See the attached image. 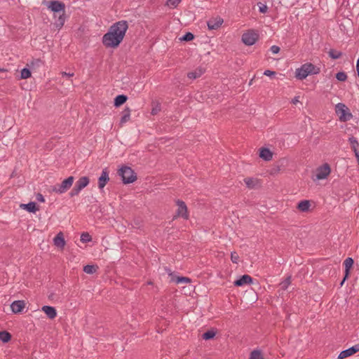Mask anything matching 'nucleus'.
Returning a JSON list of instances; mask_svg holds the SVG:
<instances>
[{
    "label": "nucleus",
    "instance_id": "e433bc0d",
    "mask_svg": "<svg viewBox=\"0 0 359 359\" xmlns=\"http://www.w3.org/2000/svg\"><path fill=\"white\" fill-rule=\"evenodd\" d=\"M215 334L213 331H208L203 334V338L206 340L210 339L215 337Z\"/></svg>",
    "mask_w": 359,
    "mask_h": 359
},
{
    "label": "nucleus",
    "instance_id": "1a4fd4ad",
    "mask_svg": "<svg viewBox=\"0 0 359 359\" xmlns=\"http://www.w3.org/2000/svg\"><path fill=\"white\" fill-rule=\"evenodd\" d=\"M90 182V179L88 177L83 176L80 177L75 183L74 187L69 192V196L71 197H74L75 196H78L81 191L86 187Z\"/></svg>",
    "mask_w": 359,
    "mask_h": 359
},
{
    "label": "nucleus",
    "instance_id": "a19ab883",
    "mask_svg": "<svg viewBox=\"0 0 359 359\" xmlns=\"http://www.w3.org/2000/svg\"><path fill=\"white\" fill-rule=\"evenodd\" d=\"M271 51L273 54H277L280 51V48L278 46H272L271 47Z\"/></svg>",
    "mask_w": 359,
    "mask_h": 359
},
{
    "label": "nucleus",
    "instance_id": "c03bdc74",
    "mask_svg": "<svg viewBox=\"0 0 359 359\" xmlns=\"http://www.w3.org/2000/svg\"><path fill=\"white\" fill-rule=\"evenodd\" d=\"M292 102L293 104L296 105L298 102H299V100H298V97H294L292 100Z\"/></svg>",
    "mask_w": 359,
    "mask_h": 359
},
{
    "label": "nucleus",
    "instance_id": "ea45409f",
    "mask_svg": "<svg viewBox=\"0 0 359 359\" xmlns=\"http://www.w3.org/2000/svg\"><path fill=\"white\" fill-rule=\"evenodd\" d=\"M290 283V278H287L284 282H283L281 283V287L283 289H286L287 287V286L289 285V284Z\"/></svg>",
    "mask_w": 359,
    "mask_h": 359
},
{
    "label": "nucleus",
    "instance_id": "4be33fe9",
    "mask_svg": "<svg viewBox=\"0 0 359 359\" xmlns=\"http://www.w3.org/2000/svg\"><path fill=\"white\" fill-rule=\"evenodd\" d=\"M244 182L248 188L254 189L259 185V180L252 177H246L244 179Z\"/></svg>",
    "mask_w": 359,
    "mask_h": 359
},
{
    "label": "nucleus",
    "instance_id": "f257e3e1",
    "mask_svg": "<svg viewBox=\"0 0 359 359\" xmlns=\"http://www.w3.org/2000/svg\"><path fill=\"white\" fill-rule=\"evenodd\" d=\"M128 29L126 20H120L112 24L102 37V44L107 50L117 49L123 41Z\"/></svg>",
    "mask_w": 359,
    "mask_h": 359
},
{
    "label": "nucleus",
    "instance_id": "f3484780",
    "mask_svg": "<svg viewBox=\"0 0 359 359\" xmlns=\"http://www.w3.org/2000/svg\"><path fill=\"white\" fill-rule=\"evenodd\" d=\"M41 310L50 319H54L57 316L56 309L53 306H42Z\"/></svg>",
    "mask_w": 359,
    "mask_h": 359
},
{
    "label": "nucleus",
    "instance_id": "49530a36",
    "mask_svg": "<svg viewBox=\"0 0 359 359\" xmlns=\"http://www.w3.org/2000/svg\"><path fill=\"white\" fill-rule=\"evenodd\" d=\"M8 70L4 68H0V72H7Z\"/></svg>",
    "mask_w": 359,
    "mask_h": 359
},
{
    "label": "nucleus",
    "instance_id": "c9c22d12",
    "mask_svg": "<svg viewBox=\"0 0 359 359\" xmlns=\"http://www.w3.org/2000/svg\"><path fill=\"white\" fill-rule=\"evenodd\" d=\"M200 75V73L197 72L196 71H191L187 74V77L189 79L194 80L198 79Z\"/></svg>",
    "mask_w": 359,
    "mask_h": 359
},
{
    "label": "nucleus",
    "instance_id": "58836bf2",
    "mask_svg": "<svg viewBox=\"0 0 359 359\" xmlns=\"http://www.w3.org/2000/svg\"><path fill=\"white\" fill-rule=\"evenodd\" d=\"M161 111V108L158 105H156L155 107H154L151 111V114L153 115V116H155L156 114H158V113Z\"/></svg>",
    "mask_w": 359,
    "mask_h": 359
},
{
    "label": "nucleus",
    "instance_id": "a18cd8bd",
    "mask_svg": "<svg viewBox=\"0 0 359 359\" xmlns=\"http://www.w3.org/2000/svg\"><path fill=\"white\" fill-rule=\"evenodd\" d=\"M355 157L357 158V161H358V163L359 164V153L358 152H355Z\"/></svg>",
    "mask_w": 359,
    "mask_h": 359
},
{
    "label": "nucleus",
    "instance_id": "bb28decb",
    "mask_svg": "<svg viewBox=\"0 0 359 359\" xmlns=\"http://www.w3.org/2000/svg\"><path fill=\"white\" fill-rule=\"evenodd\" d=\"M98 266L97 265H86L83 267V271L87 274H93L97 271Z\"/></svg>",
    "mask_w": 359,
    "mask_h": 359
},
{
    "label": "nucleus",
    "instance_id": "c756f323",
    "mask_svg": "<svg viewBox=\"0 0 359 359\" xmlns=\"http://www.w3.org/2000/svg\"><path fill=\"white\" fill-rule=\"evenodd\" d=\"M348 140H349L351 147L352 149L353 150L354 153L358 152L357 149L359 146V143H358V141L357 140V139L355 137H354L353 136H352L351 137L349 138Z\"/></svg>",
    "mask_w": 359,
    "mask_h": 359
},
{
    "label": "nucleus",
    "instance_id": "a211bd4d",
    "mask_svg": "<svg viewBox=\"0 0 359 359\" xmlns=\"http://www.w3.org/2000/svg\"><path fill=\"white\" fill-rule=\"evenodd\" d=\"M20 208L25 210L29 212L35 213L36 211L39 210V208L36 206V203L34 202H30L27 204H20Z\"/></svg>",
    "mask_w": 359,
    "mask_h": 359
},
{
    "label": "nucleus",
    "instance_id": "393cba45",
    "mask_svg": "<svg viewBox=\"0 0 359 359\" xmlns=\"http://www.w3.org/2000/svg\"><path fill=\"white\" fill-rule=\"evenodd\" d=\"M128 100L127 96L124 95H120L115 97L114 99V106L118 107L123 104Z\"/></svg>",
    "mask_w": 359,
    "mask_h": 359
},
{
    "label": "nucleus",
    "instance_id": "b1692460",
    "mask_svg": "<svg viewBox=\"0 0 359 359\" xmlns=\"http://www.w3.org/2000/svg\"><path fill=\"white\" fill-rule=\"evenodd\" d=\"M311 206L309 201L304 200L298 203L297 208L302 212H306L309 210Z\"/></svg>",
    "mask_w": 359,
    "mask_h": 359
},
{
    "label": "nucleus",
    "instance_id": "a878e982",
    "mask_svg": "<svg viewBox=\"0 0 359 359\" xmlns=\"http://www.w3.org/2000/svg\"><path fill=\"white\" fill-rule=\"evenodd\" d=\"M329 56L333 60H337L342 57L343 53L340 50H337L335 49H331L328 52Z\"/></svg>",
    "mask_w": 359,
    "mask_h": 359
},
{
    "label": "nucleus",
    "instance_id": "dca6fc26",
    "mask_svg": "<svg viewBox=\"0 0 359 359\" xmlns=\"http://www.w3.org/2000/svg\"><path fill=\"white\" fill-rule=\"evenodd\" d=\"M53 243L56 247L60 249H63L65 248L66 242L62 232H60L56 235L53 239Z\"/></svg>",
    "mask_w": 359,
    "mask_h": 359
},
{
    "label": "nucleus",
    "instance_id": "72a5a7b5",
    "mask_svg": "<svg viewBox=\"0 0 359 359\" xmlns=\"http://www.w3.org/2000/svg\"><path fill=\"white\" fill-rule=\"evenodd\" d=\"M91 236L88 232H83L81 235V241L83 243H88L91 241Z\"/></svg>",
    "mask_w": 359,
    "mask_h": 359
},
{
    "label": "nucleus",
    "instance_id": "37998d69",
    "mask_svg": "<svg viewBox=\"0 0 359 359\" xmlns=\"http://www.w3.org/2000/svg\"><path fill=\"white\" fill-rule=\"evenodd\" d=\"M37 199L39 201H41V202H44L45 201L44 198H43V196L41 194H38Z\"/></svg>",
    "mask_w": 359,
    "mask_h": 359
},
{
    "label": "nucleus",
    "instance_id": "f03ea898",
    "mask_svg": "<svg viewBox=\"0 0 359 359\" xmlns=\"http://www.w3.org/2000/svg\"><path fill=\"white\" fill-rule=\"evenodd\" d=\"M48 11L51 13L54 17L53 27L57 29H61L66 22V5L65 2L60 0H48L46 3Z\"/></svg>",
    "mask_w": 359,
    "mask_h": 359
},
{
    "label": "nucleus",
    "instance_id": "aec40b11",
    "mask_svg": "<svg viewBox=\"0 0 359 359\" xmlns=\"http://www.w3.org/2000/svg\"><path fill=\"white\" fill-rule=\"evenodd\" d=\"M259 157L264 161H271L273 157V153L266 148H261L259 149Z\"/></svg>",
    "mask_w": 359,
    "mask_h": 359
},
{
    "label": "nucleus",
    "instance_id": "09e8293b",
    "mask_svg": "<svg viewBox=\"0 0 359 359\" xmlns=\"http://www.w3.org/2000/svg\"><path fill=\"white\" fill-rule=\"evenodd\" d=\"M346 280V278H345V277L344 278V279L342 280L341 283V286H342L345 282V280Z\"/></svg>",
    "mask_w": 359,
    "mask_h": 359
},
{
    "label": "nucleus",
    "instance_id": "7c9ffc66",
    "mask_svg": "<svg viewBox=\"0 0 359 359\" xmlns=\"http://www.w3.org/2000/svg\"><path fill=\"white\" fill-rule=\"evenodd\" d=\"M249 359H264L261 351L254 350L250 353Z\"/></svg>",
    "mask_w": 359,
    "mask_h": 359
},
{
    "label": "nucleus",
    "instance_id": "4468645a",
    "mask_svg": "<svg viewBox=\"0 0 359 359\" xmlns=\"http://www.w3.org/2000/svg\"><path fill=\"white\" fill-rule=\"evenodd\" d=\"M177 206H178L177 212V216L181 217L184 219H187L188 218V212H187V208L185 203L182 201H178Z\"/></svg>",
    "mask_w": 359,
    "mask_h": 359
},
{
    "label": "nucleus",
    "instance_id": "ddd939ff",
    "mask_svg": "<svg viewBox=\"0 0 359 359\" xmlns=\"http://www.w3.org/2000/svg\"><path fill=\"white\" fill-rule=\"evenodd\" d=\"M109 180V172L107 169L105 168L102 170V174L98 179V187L101 189H103Z\"/></svg>",
    "mask_w": 359,
    "mask_h": 359
},
{
    "label": "nucleus",
    "instance_id": "473e14b6",
    "mask_svg": "<svg viewBox=\"0 0 359 359\" xmlns=\"http://www.w3.org/2000/svg\"><path fill=\"white\" fill-rule=\"evenodd\" d=\"M194 35L191 32H187L182 38L180 39L181 41L189 42L193 41Z\"/></svg>",
    "mask_w": 359,
    "mask_h": 359
},
{
    "label": "nucleus",
    "instance_id": "f704fd0d",
    "mask_svg": "<svg viewBox=\"0 0 359 359\" xmlns=\"http://www.w3.org/2000/svg\"><path fill=\"white\" fill-rule=\"evenodd\" d=\"M257 6L261 13H266L268 11V6L263 3H258Z\"/></svg>",
    "mask_w": 359,
    "mask_h": 359
},
{
    "label": "nucleus",
    "instance_id": "9d476101",
    "mask_svg": "<svg viewBox=\"0 0 359 359\" xmlns=\"http://www.w3.org/2000/svg\"><path fill=\"white\" fill-rule=\"evenodd\" d=\"M224 23L223 18L217 16L212 18L207 22L208 29L210 31L218 30Z\"/></svg>",
    "mask_w": 359,
    "mask_h": 359
},
{
    "label": "nucleus",
    "instance_id": "9b49d317",
    "mask_svg": "<svg viewBox=\"0 0 359 359\" xmlns=\"http://www.w3.org/2000/svg\"><path fill=\"white\" fill-rule=\"evenodd\" d=\"M168 274L170 278V282H174L177 284L189 283L191 282V280L189 278L177 276L170 270L168 271Z\"/></svg>",
    "mask_w": 359,
    "mask_h": 359
},
{
    "label": "nucleus",
    "instance_id": "f8f14e48",
    "mask_svg": "<svg viewBox=\"0 0 359 359\" xmlns=\"http://www.w3.org/2000/svg\"><path fill=\"white\" fill-rule=\"evenodd\" d=\"M358 351H359V344L355 345V346H352L351 348H349L346 350L341 351L339 353L338 358L339 359L346 358L347 357L353 355Z\"/></svg>",
    "mask_w": 359,
    "mask_h": 359
},
{
    "label": "nucleus",
    "instance_id": "6e6552de",
    "mask_svg": "<svg viewBox=\"0 0 359 359\" xmlns=\"http://www.w3.org/2000/svg\"><path fill=\"white\" fill-rule=\"evenodd\" d=\"M119 175L121 176L124 184L133 183L137 180V176L134 171L128 166L122 167L119 170Z\"/></svg>",
    "mask_w": 359,
    "mask_h": 359
},
{
    "label": "nucleus",
    "instance_id": "20e7f679",
    "mask_svg": "<svg viewBox=\"0 0 359 359\" xmlns=\"http://www.w3.org/2000/svg\"><path fill=\"white\" fill-rule=\"evenodd\" d=\"M334 114L337 119L341 123L351 121L354 118L351 109L343 102H338L334 105Z\"/></svg>",
    "mask_w": 359,
    "mask_h": 359
},
{
    "label": "nucleus",
    "instance_id": "c85d7f7f",
    "mask_svg": "<svg viewBox=\"0 0 359 359\" xmlns=\"http://www.w3.org/2000/svg\"><path fill=\"white\" fill-rule=\"evenodd\" d=\"M32 76V72L27 69L24 68L20 71V79L22 80L27 79Z\"/></svg>",
    "mask_w": 359,
    "mask_h": 359
},
{
    "label": "nucleus",
    "instance_id": "7ed1b4c3",
    "mask_svg": "<svg viewBox=\"0 0 359 359\" xmlns=\"http://www.w3.org/2000/svg\"><path fill=\"white\" fill-rule=\"evenodd\" d=\"M320 71V68L311 62H306L294 69V77L298 81H303L310 74H319Z\"/></svg>",
    "mask_w": 359,
    "mask_h": 359
},
{
    "label": "nucleus",
    "instance_id": "2eb2a0df",
    "mask_svg": "<svg viewBox=\"0 0 359 359\" xmlns=\"http://www.w3.org/2000/svg\"><path fill=\"white\" fill-rule=\"evenodd\" d=\"M25 302L20 300L13 302L11 305V310L15 313H21L22 310L25 309Z\"/></svg>",
    "mask_w": 359,
    "mask_h": 359
},
{
    "label": "nucleus",
    "instance_id": "6ab92c4d",
    "mask_svg": "<svg viewBox=\"0 0 359 359\" xmlns=\"http://www.w3.org/2000/svg\"><path fill=\"white\" fill-rule=\"evenodd\" d=\"M252 278L249 275H243L241 278L234 282L236 286L240 287L252 283Z\"/></svg>",
    "mask_w": 359,
    "mask_h": 359
},
{
    "label": "nucleus",
    "instance_id": "de8ad7c7",
    "mask_svg": "<svg viewBox=\"0 0 359 359\" xmlns=\"http://www.w3.org/2000/svg\"><path fill=\"white\" fill-rule=\"evenodd\" d=\"M8 70L4 68H0V72H7Z\"/></svg>",
    "mask_w": 359,
    "mask_h": 359
},
{
    "label": "nucleus",
    "instance_id": "cd10ccee",
    "mask_svg": "<svg viewBox=\"0 0 359 359\" xmlns=\"http://www.w3.org/2000/svg\"><path fill=\"white\" fill-rule=\"evenodd\" d=\"M335 77H336L337 80L338 81H339V82H345L348 79L347 74L345 72H343V71L338 72L335 74Z\"/></svg>",
    "mask_w": 359,
    "mask_h": 359
},
{
    "label": "nucleus",
    "instance_id": "79ce46f5",
    "mask_svg": "<svg viewBox=\"0 0 359 359\" xmlns=\"http://www.w3.org/2000/svg\"><path fill=\"white\" fill-rule=\"evenodd\" d=\"M264 74L267 76H272L276 74V72L270 70H266L264 72Z\"/></svg>",
    "mask_w": 359,
    "mask_h": 359
},
{
    "label": "nucleus",
    "instance_id": "412c9836",
    "mask_svg": "<svg viewBox=\"0 0 359 359\" xmlns=\"http://www.w3.org/2000/svg\"><path fill=\"white\" fill-rule=\"evenodd\" d=\"M182 0H165V7L169 10L176 9L182 3Z\"/></svg>",
    "mask_w": 359,
    "mask_h": 359
},
{
    "label": "nucleus",
    "instance_id": "0eeeda50",
    "mask_svg": "<svg viewBox=\"0 0 359 359\" xmlns=\"http://www.w3.org/2000/svg\"><path fill=\"white\" fill-rule=\"evenodd\" d=\"M74 178L72 176L64 180L61 184H57L52 187V191L58 194L65 193L72 186Z\"/></svg>",
    "mask_w": 359,
    "mask_h": 359
},
{
    "label": "nucleus",
    "instance_id": "4c0bfd02",
    "mask_svg": "<svg viewBox=\"0 0 359 359\" xmlns=\"http://www.w3.org/2000/svg\"><path fill=\"white\" fill-rule=\"evenodd\" d=\"M231 259L233 263H238L239 260V256L236 252H233L231 254Z\"/></svg>",
    "mask_w": 359,
    "mask_h": 359
},
{
    "label": "nucleus",
    "instance_id": "5701e85b",
    "mask_svg": "<svg viewBox=\"0 0 359 359\" xmlns=\"http://www.w3.org/2000/svg\"><path fill=\"white\" fill-rule=\"evenodd\" d=\"M353 264V259L351 257L346 258L344 262V266L345 267V278H347L349 275V271L352 268Z\"/></svg>",
    "mask_w": 359,
    "mask_h": 359
},
{
    "label": "nucleus",
    "instance_id": "39448f33",
    "mask_svg": "<svg viewBox=\"0 0 359 359\" xmlns=\"http://www.w3.org/2000/svg\"><path fill=\"white\" fill-rule=\"evenodd\" d=\"M259 39L258 32L255 29H248L241 36V42L246 46H252Z\"/></svg>",
    "mask_w": 359,
    "mask_h": 359
},
{
    "label": "nucleus",
    "instance_id": "423d86ee",
    "mask_svg": "<svg viewBox=\"0 0 359 359\" xmlns=\"http://www.w3.org/2000/svg\"><path fill=\"white\" fill-rule=\"evenodd\" d=\"M331 173L330 165L325 163L316 168L314 171L312 179L314 182L326 180Z\"/></svg>",
    "mask_w": 359,
    "mask_h": 359
},
{
    "label": "nucleus",
    "instance_id": "2f4dec72",
    "mask_svg": "<svg viewBox=\"0 0 359 359\" xmlns=\"http://www.w3.org/2000/svg\"><path fill=\"white\" fill-rule=\"evenodd\" d=\"M11 338V335L8 332L3 331L0 332V339L3 342H8V341H10Z\"/></svg>",
    "mask_w": 359,
    "mask_h": 359
}]
</instances>
